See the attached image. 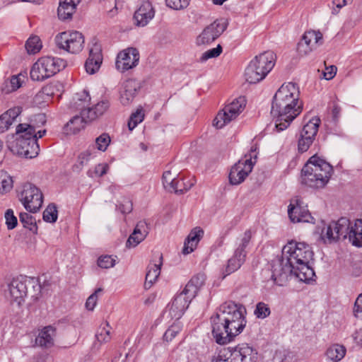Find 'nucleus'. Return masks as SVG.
Segmentation results:
<instances>
[{"label": "nucleus", "instance_id": "nucleus-1", "mask_svg": "<svg viewBox=\"0 0 362 362\" xmlns=\"http://www.w3.org/2000/svg\"><path fill=\"white\" fill-rule=\"evenodd\" d=\"M246 309L233 301H226L211 317L212 336L221 345L227 344L240 334L246 326Z\"/></svg>", "mask_w": 362, "mask_h": 362}, {"label": "nucleus", "instance_id": "nucleus-2", "mask_svg": "<svg viewBox=\"0 0 362 362\" xmlns=\"http://www.w3.org/2000/svg\"><path fill=\"white\" fill-rule=\"evenodd\" d=\"M299 95L298 86L292 82L284 83L276 92L271 113L277 118L275 128L278 132L286 129L301 112L303 104L299 101Z\"/></svg>", "mask_w": 362, "mask_h": 362}, {"label": "nucleus", "instance_id": "nucleus-3", "mask_svg": "<svg viewBox=\"0 0 362 362\" xmlns=\"http://www.w3.org/2000/svg\"><path fill=\"white\" fill-rule=\"evenodd\" d=\"M281 256L297 272V278L303 282H309L315 276L313 269L309 265V261L313 256L310 247L301 242L291 240L285 245Z\"/></svg>", "mask_w": 362, "mask_h": 362}, {"label": "nucleus", "instance_id": "nucleus-4", "mask_svg": "<svg viewBox=\"0 0 362 362\" xmlns=\"http://www.w3.org/2000/svg\"><path fill=\"white\" fill-rule=\"evenodd\" d=\"M333 173L332 166L317 155L311 156L301 170V182L312 188H322Z\"/></svg>", "mask_w": 362, "mask_h": 362}, {"label": "nucleus", "instance_id": "nucleus-5", "mask_svg": "<svg viewBox=\"0 0 362 362\" xmlns=\"http://www.w3.org/2000/svg\"><path fill=\"white\" fill-rule=\"evenodd\" d=\"M205 281L206 276L204 274L194 275L184 289L175 296L168 306L169 315L172 318L179 320L183 315L192 300L204 285Z\"/></svg>", "mask_w": 362, "mask_h": 362}, {"label": "nucleus", "instance_id": "nucleus-6", "mask_svg": "<svg viewBox=\"0 0 362 362\" xmlns=\"http://www.w3.org/2000/svg\"><path fill=\"white\" fill-rule=\"evenodd\" d=\"M276 56L271 51L256 56L247 66L245 71L246 81L256 83L266 77L275 64Z\"/></svg>", "mask_w": 362, "mask_h": 362}, {"label": "nucleus", "instance_id": "nucleus-7", "mask_svg": "<svg viewBox=\"0 0 362 362\" xmlns=\"http://www.w3.org/2000/svg\"><path fill=\"white\" fill-rule=\"evenodd\" d=\"M66 62L62 59L50 56L42 57L33 65L30 78L41 81L50 78L64 69Z\"/></svg>", "mask_w": 362, "mask_h": 362}, {"label": "nucleus", "instance_id": "nucleus-8", "mask_svg": "<svg viewBox=\"0 0 362 362\" xmlns=\"http://www.w3.org/2000/svg\"><path fill=\"white\" fill-rule=\"evenodd\" d=\"M257 144H253L250 152L232 166L229 173V182L231 185H240L252 172L257 161Z\"/></svg>", "mask_w": 362, "mask_h": 362}, {"label": "nucleus", "instance_id": "nucleus-9", "mask_svg": "<svg viewBox=\"0 0 362 362\" xmlns=\"http://www.w3.org/2000/svg\"><path fill=\"white\" fill-rule=\"evenodd\" d=\"M57 47L71 54L79 53L84 47L85 40L78 31H65L54 38Z\"/></svg>", "mask_w": 362, "mask_h": 362}, {"label": "nucleus", "instance_id": "nucleus-10", "mask_svg": "<svg viewBox=\"0 0 362 362\" xmlns=\"http://www.w3.org/2000/svg\"><path fill=\"white\" fill-rule=\"evenodd\" d=\"M19 199L27 211L36 213L42 207L43 195L38 187L27 182L22 186V189L19 192Z\"/></svg>", "mask_w": 362, "mask_h": 362}, {"label": "nucleus", "instance_id": "nucleus-11", "mask_svg": "<svg viewBox=\"0 0 362 362\" xmlns=\"http://www.w3.org/2000/svg\"><path fill=\"white\" fill-rule=\"evenodd\" d=\"M274 284L283 286L287 281L288 277L293 274L297 277L296 270L293 269L286 260L281 257H276L272 261L271 269L263 272V276L269 275Z\"/></svg>", "mask_w": 362, "mask_h": 362}, {"label": "nucleus", "instance_id": "nucleus-12", "mask_svg": "<svg viewBox=\"0 0 362 362\" xmlns=\"http://www.w3.org/2000/svg\"><path fill=\"white\" fill-rule=\"evenodd\" d=\"M352 225L349 219L346 217L340 218L337 221L330 223L326 228H324L321 237L325 243H333L342 238H349Z\"/></svg>", "mask_w": 362, "mask_h": 362}, {"label": "nucleus", "instance_id": "nucleus-13", "mask_svg": "<svg viewBox=\"0 0 362 362\" xmlns=\"http://www.w3.org/2000/svg\"><path fill=\"white\" fill-rule=\"evenodd\" d=\"M75 100H77L81 106H83V115L91 121L102 116L110 107V102L106 99L100 100L93 107H88L90 96L86 90H83L81 93H76Z\"/></svg>", "mask_w": 362, "mask_h": 362}, {"label": "nucleus", "instance_id": "nucleus-14", "mask_svg": "<svg viewBox=\"0 0 362 362\" xmlns=\"http://www.w3.org/2000/svg\"><path fill=\"white\" fill-rule=\"evenodd\" d=\"M246 100L244 97H239L220 111L213 121V124L221 129L233 119H235L244 110Z\"/></svg>", "mask_w": 362, "mask_h": 362}, {"label": "nucleus", "instance_id": "nucleus-15", "mask_svg": "<svg viewBox=\"0 0 362 362\" xmlns=\"http://www.w3.org/2000/svg\"><path fill=\"white\" fill-rule=\"evenodd\" d=\"M27 279L24 276H19L12 279L7 284L4 291V297L11 304L16 303L20 306L24 302L25 297L27 296L28 287Z\"/></svg>", "mask_w": 362, "mask_h": 362}, {"label": "nucleus", "instance_id": "nucleus-16", "mask_svg": "<svg viewBox=\"0 0 362 362\" xmlns=\"http://www.w3.org/2000/svg\"><path fill=\"white\" fill-rule=\"evenodd\" d=\"M45 122L44 114L33 115L29 123H21L17 125L16 129V139L37 141L36 129L43 125Z\"/></svg>", "mask_w": 362, "mask_h": 362}, {"label": "nucleus", "instance_id": "nucleus-17", "mask_svg": "<svg viewBox=\"0 0 362 362\" xmlns=\"http://www.w3.org/2000/svg\"><path fill=\"white\" fill-rule=\"evenodd\" d=\"M139 52L136 48L128 47L119 52L117 56L115 66L121 73L136 67L139 62Z\"/></svg>", "mask_w": 362, "mask_h": 362}, {"label": "nucleus", "instance_id": "nucleus-18", "mask_svg": "<svg viewBox=\"0 0 362 362\" xmlns=\"http://www.w3.org/2000/svg\"><path fill=\"white\" fill-rule=\"evenodd\" d=\"M226 28L225 23L220 21H214L197 36L196 44L198 46L210 45L225 31Z\"/></svg>", "mask_w": 362, "mask_h": 362}, {"label": "nucleus", "instance_id": "nucleus-19", "mask_svg": "<svg viewBox=\"0 0 362 362\" xmlns=\"http://www.w3.org/2000/svg\"><path fill=\"white\" fill-rule=\"evenodd\" d=\"M234 362H257V351L248 344H240L229 349Z\"/></svg>", "mask_w": 362, "mask_h": 362}, {"label": "nucleus", "instance_id": "nucleus-20", "mask_svg": "<svg viewBox=\"0 0 362 362\" xmlns=\"http://www.w3.org/2000/svg\"><path fill=\"white\" fill-rule=\"evenodd\" d=\"M288 214L290 219L293 222H309L311 215L306 206H303V202L300 199L291 200L288 209Z\"/></svg>", "mask_w": 362, "mask_h": 362}, {"label": "nucleus", "instance_id": "nucleus-21", "mask_svg": "<svg viewBox=\"0 0 362 362\" xmlns=\"http://www.w3.org/2000/svg\"><path fill=\"white\" fill-rule=\"evenodd\" d=\"M16 151L27 158H33L38 155L40 147L37 141L16 139Z\"/></svg>", "mask_w": 362, "mask_h": 362}, {"label": "nucleus", "instance_id": "nucleus-22", "mask_svg": "<svg viewBox=\"0 0 362 362\" xmlns=\"http://www.w3.org/2000/svg\"><path fill=\"white\" fill-rule=\"evenodd\" d=\"M154 11L149 1L143 2L135 11L134 19L138 26H145L153 18Z\"/></svg>", "mask_w": 362, "mask_h": 362}, {"label": "nucleus", "instance_id": "nucleus-23", "mask_svg": "<svg viewBox=\"0 0 362 362\" xmlns=\"http://www.w3.org/2000/svg\"><path fill=\"white\" fill-rule=\"evenodd\" d=\"M102 60L100 48L95 45L90 49L89 57L86 61L85 69L86 72L89 74L97 72L100 67Z\"/></svg>", "mask_w": 362, "mask_h": 362}, {"label": "nucleus", "instance_id": "nucleus-24", "mask_svg": "<svg viewBox=\"0 0 362 362\" xmlns=\"http://www.w3.org/2000/svg\"><path fill=\"white\" fill-rule=\"evenodd\" d=\"M139 88V84L136 81L132 79L127 80L123 83L122 90L120 92L119 100L121 103L123 105H129L136 96Z\"/></svg>", "mask_w": 362, "mask_h": 362}, {"label": "nucleus", "instance_id": "nucleus-25", "mask_svg": "<svg viewBox=\"0 0 362 362\" xmlns=\"http://www.w3.org/2000/svg\"><path fill=\"white\" fill-rule=\"evenodd\" d=\"M75 105L76 109L80 110V115L74 116L66 124L67 131L73 134L78 133L84 128L86 123L91 122L90 119H88V117L83 115V106H81L77 100H76Z\"/></svg>", "mask_w": 362, "mask_h": 362}, {"label": "nucleus", "instance_id": "nucleus-26", "mask_svg": "<svg viewBox=\"0 0 362 362\" xmlns=\"http://www.w3.org/2000/svg\"><path fill=\"white\" fill-rule=\"evenodd\" d=\"M148 233V228L145 221L137 223L133 233L127 241V247H134L143 241Z\"/></svg>", "mask_w": 362, "mask_h": 362}, {"label": "nucleus", "instance_id": "nucleus-27", "mask_svg": "<svg viewBox=\"0 0 362 362\" xmlns=\"http://www.w3.org/2000/svg\"><path fill=\"white\" fill-rule=\"evenodd\" d=\"M158 262L151 263L147 267L146 274L145 287L150 288L157 280L160 273V267L163 264V255L158 254Z\"/></svg>", "mask_w": 362, "mask_h": 362}, {"label": "nucleus", "instance_id": "nucleus-28", "mask_svg": "<svg viewBox=\"0 0 362 362\" xmlns=\"http://www.w3.org/2000/svg\"><path fill=\"white\" fill-rule=\"evenodd\" d=\"M22 108L19 106L8 110L0 116V133L7 131L17 117L21 113Z\"/></svg>", "mask_w": 362, "mask_h": 362}, {"label": "nucleus", "instance_id": "nucleus-29", "mask_svg": "<svg viewBox=\"0 0 362 362\" xmlns=\"http://www.w3.org/2000/svg\"><path fill=\"white\" fill-rule=\"evenodd\" d=\"M203 235V230L199 228H194L188 235L187 239L185 241L182 253L185 255H188L193 252L196 248L198 243L202 238Z\"/></svg>", "mask_w": 362, "mask_h": 362}, {"label": "nucleus", "instance_id": "nucleus-30", "mask_svg": "<svg viewBox=\"0 0 362 362\" xmlns=\"http://www.w3.org/2000/svg\"><path fill=\"white\" fill-rule=\"evenodd\" d=\"M195 183L193 179L183 178L177 175L174 180L170 182V187L168 191L174 192L176 194H183L188 191Z\"/></svg>", "mask_w": 362, "mask_h": 362}, {"label": "nucleus", "instance_id": "nucleus-31", "mask_svg": "<svg viewBox=\"0 0 362 362\" xmlns=\"http://www.w3.org/2000/svg\"><path fill=\"white\" fill-rule=\"evenodd\" d=\"M55 335V329L52 326L44 327L35 341L36 344L41 347L50 348L54 345V337Z\"/></svg>", "mask_w": 362, "mask_h": 362}, {"label": "nucleus", "instance_id": "nucleus-32", "mask_svg": "<svg viewBox=\"0 0 362 362\" xmlns=\"http://www.w3.org/2000/svg\"><path fill=\"white\" fill-rule=\"evenodd\" d=\"M349 240L353 245L362 247V218L356 219L354 224L352 225Z\"/></svg>", "mask_w": 362, "mask_h": 362}, {"label": "nucleus", "instance_id": "nucleus-33", "mask_svg": "<svg viewBox=\"0 0 362 362\" xmlns=\"http://www.w3.org/2000/svg\"><path fill=\"white\" fill-rule=\"evenodd\" d=\"M306 44L313 47V50L315 49L323 43L322 34L320 31L309 30L304 33L302 37Z\"/></svg>", "mask_w": 362, "mask_h": 362}, {"label": "nucleus", "instance_id": "nucleus-34", "mask_svg": "<svg viewBox=\"0 0 362 362\" xmlns=\"http://www.w3.org/2000/svg\"><path fill=\"white\" fill-rule=\"evenodd\" d=\"M252 233L251 230H246L244 232V233L240 238H238L236 243V248L234 252L246 257L247 251L245 250V249L248 246L252 239Z\"/></svg>", "mask_w": 362, "mask_h": 362}, {"label": "nucleus", "instance_id": "nucleus-35", "mask_svg": "<svg viewBox=\"0 0 362 362\" xmlns=\"http://www.w3.org/2000/svg\"><path fill=\"white\" fill-rule=\"evenodd\" d=\"M246 257L234 252L233 255L228 260L225 269V276L229 275L240 268Z\"/></svg>", "mask_w": 362, "mask_h": 362}, {"label": "nucleus", "instance_id": "nucleus-36", "mask_svg": "<svg viewBox=\"0 0 362 362\" xmlns=\"http://www.w3.org/2000/svg\"><path fill=\"white\" fill-rule=\"evenodd\" d=\"M320 124V119L317 117L310 119L303 127L300 134L308 136L313 139H315L318 128Z\"/></svg>", "mask_w": 362, "mask_h": 362}, {"label": "nucleus", "instance_id": "nucleus-37", "mask_svg": "<svg viewBox=\"0 0 362 362\" xmlns=\"http://www.w3.org/2000/svg\"><path fill=\"white\" fill-rule=\"evenodd\" d=\"M346 354L344 346L339 344H334L329 346L326 351L327 358L333 362H337L341 360Z\"/></svg>", "mask_w": 362, "mask_h": 362}, {"label": "nucleus", "instance_id": "nucleus-38", "mask_svg": "<svg viewBox=\"0 0 362 362\" xmlns=\"http://www.w3.org/2000/svg\"><path fill=\"white\" fill-rule=\"evenodd\" d=\"M93 156V152L90 148L81 152L78 156L76 163L73 165L74 171L80 172Z\"/></svg>", "mask_w": 362, "mask_h": 362}, {"label": "nucleus", "instance_id": "nucleus-39", "mask_svg": "<svg viewBox=\"0 0 362 362\" xmlns=\"http://www.w3.org/2000/svg\"><path fill=\"white\" fill-rule=\"evenodd\" d=\"M76 7H74L73 5L63 4L59 2L57 9L59 18L62 21L71 19L76 11Z\"/></svg>", "mask_w": 362, "mask_h": 362}, {"label": "nucleus", "instance_id": "nucleus-40", "mask_svg": "<svg viewBox=\"0 0 362 362\" xmlns=\"http://www.w3.org/2000/svg\"><path fill=\"white\" fill-rule=\"evenodd\" d=\"M111 329H112V328L109 325L107 322L103 323L100 325V327H99V329L95 334V337H96L97 340L101 343L109 341L111 339V336H110Z\"/></svg>", "mask_w": 362, "mask_h": 362}, {"label": "nucleus", "instance_id": "nucleus-41", "mask_svg": "<svg viewBox=\"0 0 362 362\" xmlns=\"http://www.w3.org/2000/svg\"><path fill=\"white\" fill-rule=\"evenodd\" d=\"M42 48L40 39L37 36H32L25 43V49L29 54H35Z\"/></svg>", "mask_w": 362, "mask_h": 362}, {"label": "nucleus", "instance_id": "nucleus-42", "mask_svg": "<svg viewBox=\"0 0 362 362\" xmlns=\"http://www.w3.org/2000/svg\"><path fill=\"white\" fill-rule=\"evenodd\" d=\"M19 218L24 228L29 229L30 231L37 230V225L31 215L25 212H22L19 215Z\"/></svg>", "mask_w": 362, "mask_h": 362}, {"label": "nucleus", "instance_id": "nucleus-43", "mask_svg": "<svg viewBox=\"0 0 362 362\" xmlns=\"http://www.w3.org/2000/svg\"><path fill=\"white\" fill-rule=\"evenodd\" d=\"M57 219V206L54 204H49L43 212V220L46 222L54 223Z\"/></svg>", "mask_w": 362, "mask_h": 362}, {"label": "nucleus", "instance_id": "nucleus-44", "mask_svg": "<svg viewBox=\"0 0 362 362\" xmlns=\"http://www.w3.org/2000/svg\"><path fill=\"white\" fill-rule=\"evenodd\" d=\"M144 119V114L142 109H138L134 113H132L128 122L129 130H133Z\"/></svg>", "mask_w": 362, "mask_h": 362}, {"label": "nucleus", "instance_id": "nucleus-45", "mask_svg": "<svg viewBox=\"0 0 362 362\" xmlns=\"http://www.w3.org/2000/svg\"><path fill=\"white\" fill-rule=\"evenodd\" d=\"M182 330V325L180 322L173 324L165 332L163 339L166 341H172Z\"/></svg>", "mask_w": 362, "mask_h": 362}, {"label": "nucleus", "instance_id": "nucleus-46", "mask_svg": "<svg viewBox=\"0 0 362 362\" xmlns=\"http://www.w3.org/2000/svg\"><path fill=\"white\" fill-rule=\"evenodd\" d=\"M13 187L12 178L4 173L0 174V193L10 191Z\"/></svg>", "mask_w": 362, "mask_h": 362}, {"label": "nucleus", "instance_id": "nucleus-47", "mask_svg": "<svg viewBox=\"0 0 362 362\" xmlns=\"http://www.w3.org/2000/svg\"><path fill=\"white\" fill-rule=\"evenodd\" d=\"M223 51V48L220 45H218L216 47L210 49L204 52L199 58V62H205L209 59L218 57Z\"/></svg>", "mask_w": 362, "mask_h": 362}, {"label": "nucleus", "instance_id": "nucleus-48", "mask_svg": "<svg viewBox=\"0 0 362 362\" xmlns=\"http://www.w3.org/2000/svg\"><path fill=\"white\" fill-rule=\"evenodd\" d=\"M315 139L308 136H305L304 134H302L300 133V136L298 141V151L300 153H304L307 151L310 146L313 143V141Z\"/></svg>", "mask_w": 362, "mask_h": 362}, {"label": "nucleus", "instance_id": "nucleus-49", "mask_svg": "<svg viewBox=\"0 0 362 362\" xmlns=\"http://www.w3.org/2000/svg\"><path fill=\"white\" fill-rule=\"evenodd\" d=\"M109 168L107 163H100L95 165L93 170H89L87 175L90 177H102L107 173Z\"/></svg>", "mask_w": 362, "mask_h": 362}, {"label": "nucleus", "instance_id": "nucleus-50", "mask_svg": "<svg viewBox=\"0 0 362 362\" xmlns=\"http://www.w3.org/2000/svg\"><path fill=\"white\" fill-rule=\"evenodd\" d=\"M111 141L110 136L107 133H103L95 139V144L98 150L105 151Z\"/></svg>", "mask_w": 362, "mask_h": 362}, {"label": "nucleus", "instance_id": "nucleus-51", "mask_svg": "<svg viewBox=\"0 0 362 362\" xmlns=\"http://www.w3.org/2000/svg\"><path fill=\"white\" fill-rule=\"evenodd\" d=\"M254 313L257 318L264 319L270 315L271 311L267 304L259 302L256 305Z\"/></svg>", "mask_w": 362, "mask_h": 362}, {"label": "nucleus", "instance_id": "nucleus-52", "mask_svg": "<svg viewBox=\"0 0 362 362\" xmlns=\"http://www.w3.org/2000/svg\"><path fill=\"white\" fill-rule=\"evenodd\" d=\"M116 259L111 255L100 256L98 259V265L103 269H110L115 265Z\"/></svg>", "mask_w": 362, "mask_h": 362}, {"label": "nucleus", "instance_id": "nucleus-53", "mask_svg": "<svg viewBox=\"0 0 362 362\" xmlns=\"http://www.w3.org/2000/svg\"><path fill=\"white\" fill-rule=\"evenodd\" d=\"M6 225L8 230H12L17 226L18 220L14 216L13 211L11 209H7L4 214Z\"/></svg>", "mask_w": 362, "mask_h": 362}, {"label": "nucleus", "instance_id": "nucleus-54", "mask_svg": "<svg viewBox=\"0 0 362 362\" xmlns=\"http://www.w3.org/2000/svg\"><path fill=\"white\" fill-rule=\"evenodd\" d=\"M103 291V288H98L88 298L86 302V307L88 310H93L94 309L97 304L98 296L100 295Z\"/></svg>", "mask_w": 362, "mask_h": 362}, {"label": "nucleus", "instance_id": "nucleus-55", "mask_svg": "<svg viewBox=\"0 0 362 362\" xmlns=\"http://www.w3.org/2000/svg\"><path fill=\"white\" fill-rule=\"evenodd\" d=\"M190 0H165L167 6L175 10H181L187 8Z\"/></svg>", "mask_w": 362, "mask_h": 362}, {"label": "nucleus", "instance_id": "nucleus-56", "mask_svg": "<svg viewBox=\"0 0 362 362\" xmlns=\"http://www.w3.org/2000/svg\"><path fill=\"white\" fill-rule=\"evenodd\" d=\"M353 313L356 318L362 319V293L357 297L355 301Z\"/></svg>", "mask_w": 362, "mask_h": 362}, {"label": "nucleus", "instance_id": "nucleus-57", "mask_svg": "<svg viewBox=\"0 0 362 362\" xmlns=\"http://www.w3.org/2000/svg\"><path fill=\"white\" fill-rule=\"evenodd\" d=\"M306 43L307 42H305L304 40L301 39L298 44L297 51L298 54L301 56L307 55L308 54L313 51V47H310Z\"/></svg>", "mask_w": 362, "mask_h": 362}, {"label": "nucleus", "instance_id": "nucleus-58", "mask_svg": "<svg viewBox=\"0 0 362 362\" xmlns=\"http://www.w3.org/2000/svg\"><path fill=\"white\" fill-rule=\"evenodd\" d=\"M119 209L123 214H129L133 209V204L130 199H124L120 204Z\"/></svg>", "mask_w": 362, "mask_h": 362}, {"label": "nucleus", "instance_id": "nucleus-59", "mask_svg": "<svg viewBox=\"0 0 362 362\" xmlns=\"http://www.w3.org/2000/svg\"><path fill=\"white\" fill-rule=\"evenodd\" d=\"M176 177L172 175L171 171L166 170L163 174V184L164 187L168 190L170 187V182L174 180Z\"/></svg>", "mask_w": 362, "mask_h": 362}, {"label": "nucleus", "instance_id": "nucleus-60", "mask_svg": "<svg viewBox=\"0 0 362 362\" xmlns=\"http://www.w3.org/2000/svg\"><path fill=\"white\" fill-rule=\"evenodd\" d=\"M21 75H18V76H13L11 78L10 84H11V91H14L21 86L23 81L21 80Z\"/></svg>", "mask_w": 362, "mask_h": 362}, {"label": "nucleus", "instance_id": "nucleus-61", "mask_svg": "<svg viewBox=\"0 0 362 362\" xmlns=\"http://www.w3.org/2000/svg\"><path fill=\"white\" fill-rule=\"evenodd\" d=\"M337 67L335 66H330L327 67L325 71L324 72V77L326 80L332 79L337 73Z\"/></svg>", "mask_w": 362, "mask_h": 362}, {"label": "nucleus", "instance_id": "nucleus-62", "mask_svg": "<svg viewBox=\"0 0 362 362\" xmlns=\"http://www.w3.org/2000/svg\"><path fill=\"white\" fill-rule=\"evenodd\" d=\"M211 362H234L233 360L231 359V352H230V356L226 357V355L218 354L216 357L212 358Z\"/></svg>", "mask_w": 362, "mask_h": 362}, {"label": "nucleus", "instance_id": "nucleus-63", "mask_svg": "<svg viewBox=\"0 0 362 362\" xmlns=\"http://www.w3.org/2000/svg\"><path fill=\"white\" fill-rule=\"evenodd\" d=\"M332 4L334 6H336V8L338 9L337 11L334 8L332 11V13H337L339 10L342 7L345 6L347 4V0H333Z\"/></svg>", "mask_w": 362, "mask_h": 362}, {"label": "nucleus", "instance_id": "nucleus-64", "mask_svg": "<svg viewBox=\"0 0 362 362\" xmlns=\"http://www.w3.org/2000/svg\"><path fill=\"white\" fill-rule=\"evenodd\" d=\"M81 0H59L63 4L73 5L74 7L80 3Z\"/></svg>", "mask_w": 362, "mask_h": 362}]
</instances>
